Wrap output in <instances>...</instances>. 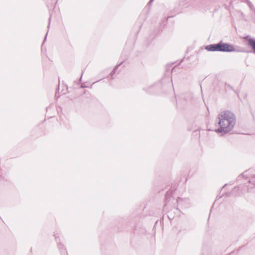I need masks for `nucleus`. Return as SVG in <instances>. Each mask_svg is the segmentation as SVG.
Listing matches in <instances>:
<instances>
[{"instance_id":"7ed1b4c3","label":"nucleus","mask_w":255,"mask_h":255,"mask_svg":"<svg viewBox=\"0 0 255 255\" xmlns=\"http://www.w3.org/2000/svg\"><path fill=\"white\" fill-rule=\"evenodd\" d=\"M205 49L209 51H220L219 44L207 45L205 47Z\"/></svg>"},{"instance_id":"f257e3e1","label":"nucleus","mask_w":255,"mask_h":255,"mask_svg":"<svg viewBox=\"0 0 255 255\" xmlns=\"http://www.w3.org/2000/svg\"><path fill=\"white\" fill-rule=\"evenodd\" d=\"M219 124L220 131L228 132L234 127L235 124L234 115L231 112H225L221 113L219 116Z\"/></svg>"},{"instance_id":"20e7f679","label":"nucleus","mask_w":255,"mask_h":255,"mask_svg":"<svg viewBox=\"0 0 255 255\" xmlns=\"http://www.w3.org/2000/svg\"><path fill=\"white\" fill-rule=\"evenodd\" d=\"M249 44L252 47L254 50L255 51V40L253 39H250L248 40Z\"/></svg>"},{"instance_id":"f03ea898","label":"nucleus","mask_w":255,"mask_h":255,"mask_svg":"<svg viewBox=\"0 0 255 255\" xmlns=\"http://www.w3.org/2000/svg\"><path fill=\"white\" fill-rule=\"evenodd\" d=\"M220 51L232 52L235 51L234 46L227 43H219Z\"/></svg>"}]
</instances>
